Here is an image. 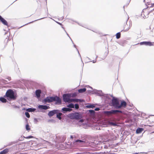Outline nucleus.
<instances>
[{
    "instance_id": "nucleus-1",
    "label": "nucleus",
    "mask_w": 154,
    "mask_h": 154,
    "mask_svg": "<svg viewBox=\"0 0 154 154\" xmlns=\"http://www.w3.org/2000/svg\"><path fill=\"white\" fill-rule=\"evenodd\" d=\"M45 102L50 103L53 102H55V104L60 105L62 103L61 99L57 96H48L46 97L44 99Z\"/></svg>"
},
{
    "instance_id": "nucleus-2",
    "label": "nucleus",
    "mask_w": 154,
    "mask_h": 154,
    "mask_svg": "<svg viewBox=\"0 0 154 154\" xmlns=\"http://www.w3.org/2000/svg\"><path fill=\"white\" fill-rule=\"evenodd\" d=\"M67 116L71 119H75L77 120L81 119L82 118V115L79 112L70 113L67 115Z\"/></svg>"
},
{
    "instance_id": "nucleus-3",
    "label": "nucleus",
    "mask_w": 154,
    "mask_h": 154,
    "mask_svg": "<svg viewBox=\"0 0 154 154\" xmlns=\"http://www.w3.org/2000/svg\"><path fill=\"white\" fill-rule=\"evenodd\" d=\"M5 95L7 97L10 99L15 100L16 99V97L15 96L13 91L11 89H9L7 91Z\"/></svg>"
},
{
    "instance_id": "nucleus-4",
    "label": "nucleus",
    "mask_w": 154,
    "mask_h": 154,
    "mask_svg": "<svg viewBox=\"0 0 154 154\" xmlns=\"http://www.w3.org/2000/svg\"><path fill=\"white\" fill-rule=\"evenodd\" d=\"M112 106L117 109H119L120 107L118 100L116 98L113 97L112 100Z\"/></svg>"
},
{
    "instance_id": "nucleus-5",
    "label": "nucleus",
    "mask_w": 154,
    "mask_h": 154,
    "mask_svg": "<svg viewBox=\"0 0 154 154\" xmlns=\"http://www.w3.org/2000/svg\"><path fill=\"white\" fill-rule=\"evenodd\" d=\"M128 19L129 18L128 17L127 19L126 24L125 25L124 27V30H122L121 32L123 31H124V32H127L128 31L131 27L132 26L131 23L130 21H128Z\"/></svg>"
},
{
    "instance_id": "nucleus-6",
    "label": "nucleus",
    "mask_w": 154,
    "mask_h": 154,
    "mask_svg": "<svg viewBox=\"0 0 154 154\" xmlns=\"http://www.w3.org/2000/svg\"><path fill=\"white\" fill-rule=\"evenodd\" d=\"M71 97V95L70 94H64L63 96V100L65 102H70Z\"/></svg>"
},
{
    "instance_id": "nucleus-7",
    "label": "nucleus",
    "mask_w": 154,
    "mask_h": 154,
    "mask_svg": "<svg viewBox=\"0 0 154 154\" xmlns=\"http://www.w3.org/2000/svg\"><path fill=\"white\" fill-rule=\"evenodd\" d=\"M94 93L97 94V95L99 96H104L107 99H110V98L109 97L108 94H104L101 91H98L95 90L94 91Z\"/></svg>"
},
{
    "instance_id": "nucleus-8",
    "label": "nucleus",
    "mask_w": 154,
    "mask_h": 154,
    "mask_svg": "<svg viewBox=\"0 0 154 154\" xmlns=\"http://www.w3.org/2000/svg\"><path fill=\"white\" fill-rule=\"evenodd\" d=\"M122 112L121 111L117 110H112L109 111H106L104 112L108 115H110L112 114H116L118 113H122Z\"/></svg>"
},
{
    "instance_id": "nucleus-9",
    "label": "nucleus",
    "mask_w": 154,
    "mask_h": 154,
    "mask_svg": "<svg viewBox=\"0 0 154 154\" xmlns=\"http://www.w3.org/2000/svg\"><path fill=\"white\" fill-rule=\"evenodd\" d=\"M139 44H140V45H144L146 46H151L154 45V42H140Z\"/></svg>"
},
{
    "instance_id": "nucleus-10",
    "label": "nucleus",
    "mask_w": 154,
    "mask_h": 154,
    "mask_svg": "<svg viewBox=\"0 0 154 154\" xmlns=\"http://www.w3.org/2000/svg\"><path fill=\"white\" fill-rule=\"evenodd\" d=\"M59 112L60 111L58 110L54 109L49 111L48 114V115L49 116L51 117Z\"/></svg>"
},
{
    "instance_id": "nucleus-11",
    "label": "nucleus",
    "mask_w": 154,
    "mask_h": 154,
    "mask_svg": "<svg viewBox=\"0 0 154 154\" xmlns=\"http://www.w3.org/2000/svg\"><path fill=\"white\" fill-rule=\"evenodd\" d=\"M38 108L39 109L46 110L48 109L50 107L46 105H42L38 106Z\"/></svg>"
},
{
    "instance_id": "nucleus-12",
    "label": "nucleus",
    "mask_w": 154,
    "mask_h": 154,
    "mask_svg": "<svg viewBox=\"0 0 154 154\" xmlns=\"http://www.w3.org/2000/svg\"><path fill=\"white\" fill-rule=\"evenodd\" d=\"M72 110V109H70L69 107H63L61 109V111L64 113H65L67 112H70Z\"/></svg>"
},
{
    "instance_id": "nucleus-13",
    "label": "nucleus",
    "mask_w": 154,
    "mask_h": 154,
    "mask_svg": "<svg viewBox=\"0 0 154 154\" xmlns=\"http://www.w3.org/2000/svg\"><path fill=\"white\" fill-rule=\"evenodd\" d=\"M0 21L2 22V23L4 24V25L8 26V23L7 21L3 18H2L1 16L0 15Z\"/></svg>"
},
{
    "instance_id": "nucleus-14",
    "label": "nucleus",
    "mask_w": 154,
    "mask_h": 154,
    "mask_svg": "<svg viewBox=\"0 0 154 154\" xmlns=\"http://www.w3.org/2000/svg\"><path fill=\"white\" fill-rule=\"evenodd\" d=\"M126 105L127 103L124 100H123L121 101L120 104L119 103V106L120 107H119V109L121 108L122 107L125 108L126 107Z\"/></svg>"
},
{
    "instance_id": "nucleus-15",
    "label": "nucleus",
    "mask_w": 154,
    "mask_h": 154,
    "mask_svg": "<svg viewBox=\"0 0 154 154\" xmlns=\"http://www.w3.org/2000/svg\"><path fill=\"white\" fill-rule=\"evenodd\" d=\"M42 91L40 90H37L35 91V95L37 98H39L41 96Z\"/></svg>"
},
{
    "instance_id": "nucleus-16",
    "label": "nucleus",
    "mask_w": 154,
    "mask_h": 154,
    "mask_svg": "<svg viewBox=\"0 0 154 154\" xmlns=\"http://www.w3.org/2000/svg\"><path fill=\"white\" fill-rule=\"evenodd\" d=\"M144 131V129L142 128H138L136 130V133L137 134L141 133Z\"/></svg>"
},
{
    "instance_id": "nucleus-17",
    "label": "nucleus",
    "mask_w": 154,
    "mask_h": 154,
    "mask_svg": "<svg viewBox=\"0 0 154 154\" xmlns=\"http://www.w3.org/2000/svg\"><path fill=\"white\" fill-rule=\"evenodd\" d=\"M82 100L81 99H71L70 100V102H77L79 101L82 102Z\"/></svg>"
},
{
    "instance_id": "nucleus-18",
    "label": "nucleus",
    "mask_w": 154,
    "mask_h": 154,
    "mask_svg": "<svg viewBox=\"0 0 154 154\" xmlns=\"http://www.w3.org/2000/svg\"><path fill=\"white\" fill-rule=\"evenodd\" d=\"M9 151V150L8 148L5 149L3 151L0 152L2 154H7Z\"/></svg>"
},
{
    "instance_id": "nucleus-19",
    "label": "nucleus",
    "mask_w": 154,
    "mask_h": 154,
    "mask_svg": "<svg viewBox=\"0 0 154 154\" xmlns=\"http://www.w3.org/2000/svg\"><path fill=\"white\" fill-rule=\"evenodd\" d=\"M56 114H57V117L59 120H61L62 119L61 116L62 115V113L61 112H58Z\"/></svg>"
},
{
    "instance_id": "nucleus-20",
    "label": "nucleus",
    "mask_w": 154,
    "mask_h": 154,
    "mask_svg": "<svg viewBox=\"0 0 154 154\" xmlns=\"http://www.w3.org/2000/svg\"><path fill=\"white\" fill-rule=\"evenodd\" d=\"M86 90V89L85 88H81L78 90V92L79 93H82L85 92Z\"/></svg>"
},
{
    "instance_id": "nucleus-21",
    "label": "nucleus",
    "mask_w": 154,
    "mask_h": 154,
    "mask_svg": "<svg viewBox=\"0 0 154 154\" xmlns=\"http://www.w3.org/2000/svg\"><path fill=\"white\" fill-rule=\"evenodd\" d=\"M35 108H29L26 109V110L28 112H33L35 110Z\"/></svg>"
},
{
    "instance_id": "nucleus-22",
    "label": "nucleus",
    "mask_w": 154,
    "mask_h": 154,
    "mask_svg": "<svg viewBox=\"0 0 154 154\" xmlns=\"http://www.w3.org/2000/svg\"><path fill=\"white\" fill-rule=\"evenodd\" d=\"M67 107L70 109L74 108V104L72 103H70L67 105Z\"/></svg>"
},
{
    "instance_id": "nucleus-23",
    "label": "nucleus",
    "mask_w": 154,
    "mask_h": 154,
    "mask_svg": "<svg viewBox=\"0 0 154 154\" xmlns=\"http://www.w3.org/2000/svg\"><path fill=\"white\" fill-rule=\"evenodd\" d=\"M0 101L2 103H6L7 100L3 97H1L0 98Z\"/></svg>"
},
{
    "instance_id": "nucleus-24",
    "label": "nucleus",
    "mask_w": 154,
    "mask_h": 154,
    "mask_svg": "<svg viewBox=\"0 0 154 154\" xmlns=\"http://www.w3.org/2000/svg\"><path fill=\"white\" fill-rule=\"evenodd\" d=\"M95 107V106H94V104H91L90 105H88L86 106V107L87 108H93Z\"/></svg>"
},
{
    "instance_id": "nucleus-25",
    "label": "nucleus",
    "mask_w": 154,
    "mask_h": 154,
    "mask_svg": "<svg viewBox=\"0 0 154 154\" xmlns=\"http://www.w3.org/2000/svg\"><path fill=\"white\" fill-rule=\"evenodd\" d=\"M89 112L90 114L92 116H93L95 114V112L94 110H89Z\"/></svg>"
},
{
    "instance_id": "nucleus-26",
    "label": "nucleus",
    "mask_w": 154,
    "mask_h": 154,
    "mask_svg": "<svg viewBox=\"0 0 154 154\" xmlns=\"http://www.w3.org/2000/svg\"><path fill=\"white\" fill-rule=\"evenodd\" d=\"M116 38L117 39H119L120 38L121 36V33L120 32L117 33L116 34Z\"/></svg>"
},
{
    "instance_id": "nucleus-27",
    "label": "nucleus",
    "mask_w": 154,
    "mask_h": 154,
    "mask_svg": "<svg viewBox=\"0 0 154 154\" xmlns=\"http://www.w3.org/2000/svg\"><path fill=\"white\" fill-rule=\"evenodd\" d=\"M79 108V105L78 104H75V105H74V108L77 109H78Z\"/></svg>"
},
{
    "instance_id": "nucleus-28",
    "label": "nucleus",
    "mask_w": 154,
    "mask_h": 154,
    "mask_svg": "<svg viewBox=\"0 0 154 154\" xmlns=\"http://www.w3.org/2000/svg\"><path fill=\"white\" fill-rule=\"evenodd\" d=\"M25 115L26 116L27 118H29L30 117V115L28 112H25Z\"/></svg>"
},
{
    "instance_id": "nucleus-29",
    "label": "nucleus",
    "mask_w": 154,
    "mask_h": 154,
    "mask_svg": "<svg viewBox=\"0 0 154 154\" xmlns=\"http://www.w3.org/2000/svg\"><path fill=\"white\" fill-rule=\"evenodd\" d=\"M76 96H77L76 93H73L72 94V95H71V96L72 97H75Z\"/></svg>"
},
{
    "instance_id": "nucleus-30",
    "label": "nucleus",
    "mask_w": 154,
    "mask_h": 154,
    "mask_svg": "<svg viewBox=\"0 0 154 154\" xmlns=\"http://www.w3.org/2000/svg\"><path fill=\"white\" fill-rule=\"evenodd\" d=\"M74 44V47H75V48H76V50H77V51H78V54H79V56H80L81 57V55H80V53H79V51H78V49L76 48V45H75L74 44Z\"/></svg>"
},
{
    "instance_id": "nucleus-31",
    "label": "nucleus",
    "mask_w": 154,
    "mask_h": 154,
    "mask_svg": "<svg viewBox=\"0 0 154 154\" xmlns=\"http://www.w3.org/2000/svg\"><path fill=\"white\" fill-rule=\"evenodd\" d=\"M26 129L27 130L29 131L30 130L29 126H26Z\"/></svg>"
},
{
    "instance_id": "nucleus-32",
    "label": "nucleus",
    "mask_w": 154,
    "mask_h": 154,
    "mask_svg": "<svg viewBox=\"0 0 154 154\" xmlns=\"http://www.w3.org/2000/svg\"><path fill=\"white\" fill-rule=\"evenodd\" d=\"M84 142L83 141H82L81 140H77L75 141V142Z\"/></svg>"
},
{
    "instance_id": "nucleus-33",
    "label": "nucleus",
    "mask_w": 154,
    "mask_h": 154,
    "mask_svg": "<svg viewBox=\"0 0 154 154\" xmlns=\"http://www.w3.org/2000/svg\"><path fill=\"white\" fill-rule=\"evenodd\" d=\"M153 12V14H154V8L152 10L149 11V13H151Z\"/></svg>"
},
{
    "instance_id": "nucleus-34",
    "label": "nucleus",
    "mask_w": 154,
    "mask_h": 154,
    "mask_svg": "<svg viewBox=\"0 0 154 154\" xmlns=\"http://www.w3.org/2000/svg\"><path fill=\"white\" fill-rule=\"evenodd\" d=\"M96 126V125H95V126H94V129H100V128H99V129H98V128L97 127L98 126Z\"/></svg>"
},
{
    "instance_id": "nucleus-35",
    "label": "nucleus",
    "mask_w": 154,
    "mask_h": 154,
    "mask_svg": "<svg viewBox=\"0 0 154 154\" xmlns=\"http://www.w3.org/2000/svg\"><path fill=\"white\" fill-rule=\"evenodd\" d=\"M45 18V17H43V18H40V19H38V20H35L34 21H37V20H41V19H43ZM33 22H34V21H33L31 22H30L29 23H33Z\"/></svg>"
},
{
    "instance_id": "nucleus-36",
    "label": "nucleus",
    "mask_w": 154,
    "mask_h": 154,
    "mask_svg": "<svg viewBox=\"0 0 154 154\" xmlns=\"http://www.w3.org/2000/svg\"><path fill=\"white\" fill-rule=\"evenodd\" d=\"M100 110V108H99L98 107H97V108H95L94 110L96 111H99Z\"/></svg>"
},
{
    "instance_id": "nucleus-37",
    "label": "nucleus",
    "mask_w": 154,
    "mask_h": 154,
    "mask_svg": "<svg viewBox=\"0 0 154 154\" xmlns=\"http://www.w3.org/2000/svg\"><path fill=\"white\" fill-rule=\"evenodd\" d=\"M33 137L32 136H28V137H25V138H26V139H29V138H33Z\"/></svg>"
},
{
    "instance_id": "nucleus-38",
    "label": "nucleus",
    "mask_w": 154,
    "mask_h": 154,
    "mask_svg": "<svg viewBox=\"0 0 154 154\" xmlns=\"http://www.w3.org/2000/svg\"><path fill=\"white\" fill-rule=\"evenodd\" d=\"M51 19H52V20H53L54 21H55L58 24H59L60 25H62V24L58 22L55 21V20H54L53 19H52V18H51Z\"/></svg>"
},
{
    "instance_id": "nucleus-39",
    "label": "nucleus",
    "mask_w": 154,
    "mask_h": 154,
    "mask_svg": "<svg viewBox=\"0 0 154 154\" xmlns=\"http://www.w3.org/2000/svg\"><path fill=\"white\" fill-rule=\"evenodd\" d=\"M34 122H35V123H36L38 122L37 119H36L35 118L34 119Z\"/></svg>"
},
{
    "instance_id": "nucleus-40",
    "label": "nucleus",
    "mask_w": 154,
    "mask_h": 154,
    "mask_svg": "<svg viewBox=\"0 0 154 154\" xmlns=\"http://www.w3.org/2000/svg\"><path fill=\"white\" fill-rule=\"evenodd\" d=\"M84 121V120L83 119H81L79 121V122H83Z\"/></svg>"
},
{
    "instance_id": "nucleus-41",
    "label": "nucleus",
    "mask_w": 154,
    "mask_h": 154,
    "mask_svg": "<svg viewBox=\"0 0 154 154\" xmlns=\"http://www.w3.org/2000/svg\"><path fill=\"white\" fill-rule=\"evenodd\" d=\"M111 123L112 125H117L116 124V123H114L111 122Z\"/></svg>"
},
{
    "instance_id": "nucleus-42",
    "label": "nucleus",
    "mask_w": 154,
    "mask_h": 154,
    "mask_svg": "<svg viewBox=\"0 0 154 154\" xmlns=\"http://www.w3.org/2000/svg\"><path fill=\"white\" fill-rule=\"evenodd\" d=\"M6 79H8L9 81H10L11 80V78L9 77H8V78H6Z\"/></svg>"
},
{
    "instance_id": "nucleus-43",
    "label": "nucleus",
    "mask_w": 154,
    "mask_h": 154,
    "mask_svg": "<svg viewBox=\"0 0 154 154\" xmlns=\"http://www.w3.org/2000/svg\"><path fill=\"white\" fill-rule=\"evenodd\" d=\"M65 31L66 32V34L69 37V38H70V39L71 40L72 43L73 44V43L72 42V39H71V38H70V37L69 36V35L68 34V33L66 32V31L65 30Z\"/></svg>"
},
{
    "instance_id": "nucleus-44",
    "label": "nucleus",
    "mask_w": 154,
    "mask_h": 154,
    "mask_svg": "<svg viewBox=\"0 0 154 154\" xmlns=\"http://www.w3.org/2000/svg\"><path fill=\"white\" fill-rule=\"evenodd\" d=\"M145 115V114L144 113H142L141 114V115L142 116H144Z\"/></svg>"
},
{
    "instance_id": "nucleus-45",
    "label": "nucleus",
    "mask_w": 154,
    "mask_h": 154,
    "mask_svg": "<svg viewBox=\"0 0 154 154\" xmlns=\"http://www.w3.org/2000/svg\"><path fill=\"white\" fill-rule=\"evenodd\" d=\"M14 107L15 108H18V106H15Z\"/></svg>"
},
{
    "instance_id": "nucleus-46",
    "label": "nucleus",
    "mask_w": 154,
    "mask_h": 154,
    "mask_svg": "<svg viewBox=\"0 0 154 154\" xmlns=\"http://www.w3.org/2000/svg\"><path fill=\"white\" fill-rule=\"evenodd\" d=\"M152 7H153V6H154V4H153L152 5Z\"/></svg>"
},
{
    "instance_id": "nucleus-47",
    "label": "nucleus",
    "mask_w": 154,
    "mask_h": 154,
    "mask_svg": "<svg viewBox=\"0 0 154 154\" xmlns=\"http://www.w3.org/2000/svg\"><path fill=\"white\" fill-rule=\"evenodd\" d=\"M92 62H93V63H95L96 62V61H94V60L92 61Z\"/></svg>"
},
{
    "instance_id": "nucleus-48",
    "label": "nucleus",
    "mask_w": 154,
    "mask_h": 154,
    "mask_svg": "<svg viewBox=\"0 0 154 154\" xmlns=\"http://www.w3.org/2000/svg\"><path fill=\"white\" fill-rule=\"evenodd\" d=\"M71 138L72 139H73V136H71Z\"/></svg>"
},
{
    "instance_id": "nucleus-49",
    "label": "nucleus",
    "mask_w": 154,
    "mask_h": 154,
    "mask_svg": "<svg viewBox=\"0 0 154 154\" xmlns=\"http://www.w3.org/2000/svg\"><path fill=\"white\" fill-rule=\"evenodd\" d=\"M110 96L112 97H113L112 95H110Z\"/></svg>"
},
{
    "instance_id": "nucleus-50",
    "label": "nucleus",
    "mask_w": 154,
    "mask_h": 154,
    "mask_svg": "<svg viewBox=\"0 0 154 154\" xmlns=\"http://www.w3.org/2000/svg\"><path fill=\"white\" fill-rule=\"evenodd\" d=\"M123 8L124 9H125V6H123Z\"/></svg>"
},
{
    "instance_id": "nucleus-51",
    "label": "nucleus",
    "mask_w": 154,
    "mask_h": 154,
    "mask_svg": "<svg viewBox=\"0 0 154 154\" xmlns=\"http://www.w3.org/2000/svg\"><path fill=\"white\" fill-rule=\"evenodd\" d=\"M98 57V56H96V59Z\"/></svg>"
},
{
    "instance_id": "nucleus-52",
    "label": "nucleus",
    "mask_w": 154,
    "mask_h": 154,
    "mask_svg": "<svg viewBox=\"0 0 154 154\" xmlns=\"http://www.w3.org/2000/svg\"><path fill=\"white\" fill-rule=\"evenodd\" d=\"M0 154H2V153L0 152Z\"/></svg>"
},
{
    "instance_id": "nucleus-53",
    "label": "nucleus",
    "mask_w": 154,
    "mask_h": 154,
    "mask_svg": "<svg viewBox=\"0 0 154 154\" xmlns=\"http://www.w3.org/2000/svg\"><path fill=\"white\" fill-rule=\"evenodd\" d=\"M145 1V0H143V2H144Z\"/></svg>"
},
{
    "instance_id": "nucleus-54",
    "label": "nucleus",
    "mask_w": 154,
    "mask_h": 154,
    "mask_svg": "<svg viewBox=\"0 0 154 154\" xmlns=\"http://www.w3.org/2000/svg\"><path fill=\"white\" fill-rule=\"evenodd\" d=\"M26 125H28V124H26Z\"/></svg>"
}]
</instances>
